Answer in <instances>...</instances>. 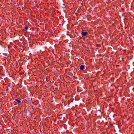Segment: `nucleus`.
<instances>
[{
    "label": "nucleus",
    "mask_w": 134,
    "mask_h": 134,
    "mask_svg": "<svg viewBox=\"0 0 134 134\" xmlns=\"http://www.w3.org/2000/svg\"><path fill=\"white\" fill-rule=\"evenodd\" d=\"M15 101L17 102L18 103H19L21 102V101L20 100H19L17 99H16L15 100Z\"/></svg>",
    "instance_id": "obj_3"
},
{
    "label": "nucleus",
    "mask_w": 134,
    "mask_h": 134,
    "mask_svg": "<svg viewBox=\"0 0 134 134\" xmlns=\"http://www.w3.org/2000/svg\"><path fill=\"white\" fill-rule=\"evenodd\" d=\"M25 29L26 30H27L28 29V27L27 26H25Z\"/></svg>",
    "instance_id": "obj_4"
},
{
    "label": "nucleus",
    "mask_w": 134,
    "mask_h": 134,
    "mask_svg": "<svg viewBox=\"0 0 134 134\" xmlns=\"http://www.w3.org/2000/svg\"><path fill=\"white\" fill-rule=\"evenodd\" d=\"M85 66L83 65H82L80 66V69L81 70H82L85 69Z\"/></svg>",
    "instance_id": "obj_2"
},
{
    "label": "nucleus",
    "mask_w": 134,
    "mask_h": 134,
    "mask_svg": "<svg viewBox=\"0 0 134 134\" xmlns=\"http://www.w3.org/2000/svg\"><path fill=\"white\" fill-rule=\"evenodd\" d=\"M81 35L84 36H85L86 35H87L88 34V33L87 32H83L82 31L81 32Z\"/></svg>",
    "instance_id": "obj_1"
}]
</instances>
